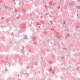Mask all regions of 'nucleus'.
<instances>
[{"mask_svg": "<svg viewBox=\"0 0 80 80\" xmlns=\"http://www.w3.org/2000/svg\"><path fill=\"white\" fill-rule=\"evenodd\" d=\"M18 76H19V75H18Z\"/></svg>", "mask_w": 80, "mask_h": 80, "instance_id": "nucleus-1", "label": "nucleus"}]
</instances>
